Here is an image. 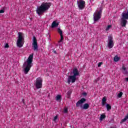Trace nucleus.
<instances>
[{
	"label": "nucleus",
	"mask_w": 128,
	"mask_h": 128,
	"mask_svg": "<svg viewBox=\"0 0 128 128\" xmlns=\"http://www.w3.org/2000/svg\"><path fill=\"white\" fill-rule=\"evenodd\" d=\"M32 60H34V53H32L30 55L29 57L26 60V62H25L23 64V68H24V73L25 74H28L30 68L32 66Z\"/></svg>",
	"instance_id": "f257e3e1"
},
{
	"label": "nucleus",
	"mask_w": 128,
	"mask_h": 128,
	"mask_svg": "<svg viewBox=\"0 0 128 128\" xmlns=\"http://www.w3.org/2000/svg\"><path fill=\"white\" fill-rule=\"evenodd\" d=\"M51 6V2H42L39 7H37V9L36 10V14H38V16H40L42 14H44V12H45L46 10H48V8H50Z\"/></svg>",
	"instance_id": "f03ea898"
},
{
	"label": "nucleus",
	"mask_w": 128,
	"mask_h": 128,
	"mask_svg": "<svg viewBox=\"0 0 128 128\" xmlns=\"http://www.w3.org/2000/svg\"><path fill=\"white\" fill-rule=\"evenodd\" d=\"M86 102V99L85 98H81L76 102V107L78 108V106H80V108H82L83 110H88V108H90V104L86 103L84 104L82 106V104H84V102Z\"/></svg>",
	"instance_id": "7ed1b4c3"
},
{
	"label": "nucleus",
	"mask_w": 128,
	"mask_h": 128,
	"mask_svg": "<svg viewBox=\"0 0 128 128\" xmlns=\"http://www.w3.org/2000/svg\"><path fill=\"white\" fill-rule=\"evenodd\" d=\"M24 40V34L19 32L18 33V39L16 43L18 48H22L24 46V43H22V40Z\"/></svg>",
	"instance_id": "20e7f679"
},
{
	"label": "nucleus",
	"mask_w": 128,
	"mask_h": 128,
	"mask_svg": "<svg viewBox=\"0 0 128 128\" xmlns=\"http://www.w3.org/2000/svg\"><path fill=\"white\" fill-rule=\"evenodd\" d=\"M102 8H100L98 13L95 12L94 14V22H98L102 18Z\"/></svg>",
	"instance_id": "39448f33"
},
{
	"label": "nucleus",
	"mask_w": 128,
	"mask_h": 128,
	"mask_svg": "<svg viewBox=\"0 0 128 128\" xmlns=\"http://www.w3.org/2000/svg\"><path fill=\"white\" fill-rule=\"evenodd\" d=\"M36 88H42V79L40 78H36Z\"/></svg>",
	"instance_id": "423d86ee"
},
{
	"label": "nucleus",
	"mask_w": 128,
	"mask_h": 128,
	"mask_svg": "<svg viewBox=\"0 0 128 128\" xmlns=\"http://www.w3.org/2000/svg\"><path fill=\"white\" fill-rule=\"evenodd\" d=\"M33 42H32V47L34 50H38V40H36V36H33Z\"/></svg>",
	"instance_id": "0eeeda50"
},
{
	"label": "nucleus",
	"mask_w": 128,
	"mask_h": 128,
	"mask_svg": "<svg viewBox=\"0 0 128 128\" xmlns=\"http://www.w3.org/2000/svg\"><path fill=\"white\" fill-rule=\"evenodd\" d=\"M108 46L109 48H112L114 47V40H112V36L108 37Z\"/></svg>",
	"instance_id": "6e6552de"
},
{
	"label": "nucleus",
	"mask_w": 128,
	"mask_h": 128,
	"mask_svg": "<svg viewBox=\"0 0 128 128\" xmlns=\"http://www.w3.org/2000/svg\"><path fill=\"white\" fill-rule=\"evenodd\" d=\"M77 4L79 10H84L86 8V2L84 0L78 1Z\"/></svg>",
	"instance_id": "1a4fd4ad"
},
{
	"label": "nucleus",
	"mask_w": 128,
	"mask_h": 128,
	"mask_svg": "<svg viewBox=\"0 0 128 128\" xmlns=\"http://www.w3.org/2000/svg\"><path fill=\"white\" fill-rule=\"evenodd\" d=\"M76 77L73 76H68V80L67 82L70 84V82L74 84V82H76Z\"/></svg>",
	"instance_id": "9d476101"
},
{
	"label": "nucleus",
	"mask_w": 128,
	"mask_h": 128,
	"mask_svg": "<svg viewBox=\"0 0 128 128\" xmlns=\"http://www.w3.org/2000/svg\"><path fill=\"white\" fill-rule=\"evenodd\" d=\"M128 24V20L124 18H121L120 24L122 28L125 27Z\"/></svg>",
	"instance_id": "9b49d317"
},
{
	"label": "nucleus",
	"mask_w": 128,
	"mask_h": 128,
	"mask_svg": "<svg viewBox=\"0 0 128 128\" xmlns=\"http://www.w3.org/2000/svg\"><path fill=\"white\" fill-rule=\"evenodd\" d=\"M72 74H73V76L75 77L76 78V76H79L80 74V72H78V69L76 68H74L73 70L72 71Z\"/></svg>",
	"instance_id": "f8f14e48"
},
{
	"label": "nucleus",
	"mask_w": 128,
	"mask_h": 128,
	"mask_svg": "<svg viewBox=\"0 0 128 128\" xmlns=\"http://www.w3.org/2000/svg\"><path fill=\"white\" fill-rule=\"evenodd\" d=\"M58 26V22H56V21H54L52 24L51 28H54Z\"/></svg>",
	"instance_id": "ddd939ff"
},
{
	"label": "nucleus",
	"mask_w": 128,
	"mask_h": 128,
	"mask_svg": "<svg viewBox=\"0 0 128 128\" xmlns=\"http://www.w3.org/2000/svg\"><path fill=\"white\" fill-rule=\"evenodd\" d=\"M122 18L124 20H128V14L126 13V12H124L122 14Z\"/></svg>",
	"instance_id": "4468645a"
},
{
	"label": "nucleus",
	"mask_w": 128,
	"mask_h": 128,
	"mask_svg": "<svg viewBox=\"0 0 128 128\" xmlns=\"http://www.w3.org/2000/svg\"><path fill=\"white\" fill-rule=\"evenodd\" d=\"M106 97H104L102 99V106H104L106 105Z\"/></svg>",
	"instance_id": "2eb2a0df"
},
{
	"label": "nucleus",
	"mask_w": 128,
	"mask_h": 128,
	"mask_svg": "<svg viewBox=\"0 0 128 128\" xmlns=\"http://www.w3.org/2000/svg\"><path fill=\"white\" fill-rule=\"evenodd\" d=\"M62 100V96L60 94H58L56 96V100Z\"/></svg>",
	"instance_id": "dca6fc26"
},
{
	"label": "nucleus",
	"mask_w": 128,
	"mask_h": 128,
	"mask_svg": "<svg viewBox=\"0 0 128 128\" xmlns=\"http://www.w3.org/2000/svg\"><path fill=\"white\" fill-rule=\"evenodd\" d=\"M106 108H107V110H112V106H110V104H106Z\"/></svg>",
	"instance_id": "f3484780"
},
{
	"label": "nucleus",
	"mask_w": 128,
	"mask_h": 128,
	"mask_svg": "<svg viewBox=\"0 0 128 128\" xmlns=\"http://www.w3.org/2000/svg\"><path fill=\"white\" fill-rule=\"evenodd\" d=\"M120 58L118 56H115L114 57V62H118V60H120Z\"/></svg>",
	"instance_id": "a211bd4d"
},
{
	"label": "nucleus",
	"mask_w": 128,
	"mask_h": 128,
	"mask_svg": "<svg viewBox=\"0 0 128 128\" xmlns=\"http://www.w3.org/2000/svg\"><path fill=\"white\" fill-rule=\"evenodd\" d=\"M128 118V114H127L126 116L124 119L122 120V122H124L126 121V120Z\"/></svg>",
	"instance_id": "6ab92c4d"
},
{
	"label": "nucleus",
	"mask_w": 128,
	"mask_h": 128,
	"mask_svg": "<svg viewBox=\"0 0 128 128\" xmlns=\"http://www.w3.org/2000/svg\"><path fill=\"white\" fill-rule=\"evenodd\" d=\"M58 32L60 34V36H62V30L60 28H58Z\"/></svg>",
	"instance_id": "aec40b11"
},
{
	"label": "nucleus",
	"mask_w": 128,
	"mask_h": 128,
	"mask_svg": "<svg viewBox=\"0 0 128 128\" xmlns=\"http://www.w3.org/2000/svg\"><path fill=\"white\" fill-rule=\"evenodd\" d=\"M104 118H106V115L102 114L100 116V120H102Z\"/></svg>",
	"instance_id": "412c9836"
},
{
	"label": "nucleus",
	"mask_w": 128,
	"mask_h": 128,
	"mask_svg": "<svg viewBox=\"0 0 128 128\" xmlns=\"http://www.w3.org/2000/svg\"><path fill=\"white\" fill-rule=\"evenodd\" d=\"M72 90H69L68 92H67L68 98H70V94H72Z\"/></svg>",
	"instance_id": "4be33fe9"
},
{
	"label": "nucleus",
	"mask_w": 128,
	"mask_h": 128,
	"mask_svg": "<svg viewBox=\"0 0 128 128\" xmlns=\"http://www.w3.org/2000/svg\"><path fill=\"white\" fill-rule=\"evenodd\" d=\"M122 92H120V93L118 94V98H122Z\"/></svg>",
	"instance_id": "5701e85b"
},
{
	"label": "nucleus",
	"mask_w": 128,
	"mask_h": 128,
	"mask_svg": "<svg viewBox=\"0 0 128 128\" xmlns=\"http://www.w3.org/2000/svg\"><path fill=\"white\" fill-rule=\"evenodd\" d=\"M63 40H64V36L62 35V36H60V40L58 42H62Z\"/></svg>",
	"instance_id": "b1692460"
},
{
	"label": "nucleus",
	"mask_w": 128,
	"mask_h": 128,
	"mask_svg": "<svg viewBox=\"0 0 128 128\" xmlns=\"http://www.w3.org/2000/svg\"><path fill=\"white\" fill-rule=\"evenodd\" d=\"M110 28H112V25H108L106 28V30H108Z\"/></svg>",
	"instance_id": "393cba45"
},
{
	"label": "nucleus",
	"mask_w": 128,
	"mask_h": 128,
	"mask_svg": "<svg viewBox=\"0 0 128 128\" xmlns=\"http://www.w3.org/2000/svg\"><path fill=\"white\" fill-rule=\"evenodd\" d=\"M68 110V108H64V114H67Z\"/></svg>",
	"instance_id": "a878e982"
},
{
	"label": "nucleus",
	"mask_w": 128,
	"mask_h": 128,
	"mask_svg": "<svg viewBox=\"0 0 128 128\" xmlns=\"http://www.w3.org/2000/svg\"><path fill=\"white\" fill-rule=\"evenodd\" d=\"M56 120H58V115H56V116H55L54 117V118L53 120H54V122H56Z\"/></svg>",
	"instance_id": "bb28decb"
},
{
	"label": "nucleus",
	"mask_w": 128,
	"mask_h": 128,
	"mask_svg": "<svg viewBox=\"0 0 128 128\" xmlns=\"http://www.w3.org/2000/svg\"><path fill=\"white\" fill-rule=\"evenodd\" d=\"M9 46H8V44H6V45L4 46V48H9Z\"/></svg>",
	"instance_id": "cd10ccee"
},
{
	"label": "nucleus",
	"mask_w": 128,
	"mask_h": 128,
	"mask_svg": "<svg viewBox=\"0 0 128 128\" xmlns=\"http://www.w3.org/2000/svg\"><path fill=\"white\" fill-rule=\"evenodd\" d=\"M102 62H100L98 64V68H100V66H102Z\"/></svg>",
	"instance_id": "c85d7f7f"
},
{
	"label": "nucleus",
	"mask_w": 128,
	"mask_h": 128,
	"mask_svg": "<svg viewBox=\"0 0 128 128\" xmlns=\"http://www.w3.org/2000/svg\"><path fill=\"white\" fill-rule=\"evenodd\" d=\"M122 70H126V67H124V66H122Z\"/></svg>",
	"instance_id": "c756f323"
},
{
	"label": "nucleus",
	"mask_w": 128,
	"mask_h": 128,
	"mask_svg": "<svg viewBox=\"0 0 128 128\" xmlns=\"http://www.w3.org/2000/svg\"><path fill=\"white\" fill-rule=\"evenodd\" d=\"M4 10H0V14H4Z\"/></svg>",
	"instance_id": "7c9ffc66"
},
{
	"label": "nucleus",
	"mask_w": 128,
	"mask_h": 128,
	"mask_svg": "<svg viewBox=\"0 0 128 128\" xmlns=\"http://www.w3.org/2000/svg\"><path fill=\"white\" fill-rule=\"evenodd\" d=\"M124 74H128V70H124Z\"/></svg>",
	"instance_id": "2f4dec72"
},
{
	"label": "nucleus",
	"mask_w": 128,
	"mask_h": 128,
	"mask_svg": "<svg viewBox=\"0 0 128 128\" xmlns=\"http://www.w3.org/2000/svg\"><path fill=\"white\" fill-rule=\"evenodd\" d=\"M88 94L86 92H84L82 93V95L84 96H86Z\"/></svg>",
	"instance_id": "473e14b6"
},
{
	"label": "nucleus",
	"mask_w": 128,
	"mask_h": 128,
	"mask_svg": "<svg viewBox=\"0 0 128 128\" xmlns=\"http://www.w3.org/2000/svg\"><path fill=\"white\" fill-rule=\"evenodd\" d=\"M126 82H128V78H126Z\"/></svg>",
	"instance_id": "72a5a7b5"
},
{
	"label": "nucleus",
	"mask_w": 128,
	"mask_h": 128,
	"mask_svg": "<svg viewBox=\"0 0 128 128\" xmlns=\"http://www.w3.org/2000/svg\"><path fill=\"white\" fill-rule=\"evenodd\" d=\"M54 54H56V50H54Z\"/></svg>",
	"instance_id": "f704fd0d"
},
{
	"label": "nucleus",
	"mask_w": 128,
	"mask_h": 128,
	"mask_svg": "<svg viewBox=\"0 0 128 128\" xmlns=\"http://www.w3.org/2000/svg\"><path fill=\"white\" fill-rule=\"evenodd\" d=\"M22 102L24 104V99H22Z\"/></svg>",
	"instance_id": "c9c22d12"
},
{
	"label": "nucleus",
	"mask_w": 128,
	"mask_h": 128,
	"mask_svg": "<svg viewBox=\"0 0 128 128\" xmlns=\"http://www.w3.org/2000/svg\"><path fill=\"white\" fill-rule=\"evenodd\" d=\"M127 114L128 115V114Z\"/></svg>",
	"instance_id": "e433bc0d"
}]
</instances>
